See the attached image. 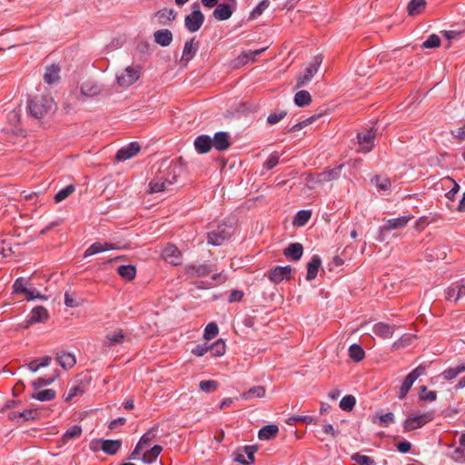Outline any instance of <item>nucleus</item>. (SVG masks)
I'll use <instances>...</instances> for the list:
<instances>
[{
	"label": "nucleus",
	"instance_id": "46",
	"mask_svg": "<svg viewBox=\"0 0 465 465\" xmlns=\"http://www.w3.org/2000/svg\"><path fill=\"white\" fill-rule=\"evenodd\" d=\"M356 404V399L352 395L344 396L340 401V408L345 411H351Z\"/></svg>",
	"mask_w": 465,
	"mask_h": 465
},
{
	"label": "nucleus",
	"instance_id": "22",
	"mask_svg": "<svg viewBox=\"0 0 465 465\" xmlns=\"http://www.w3.org/2000/svg\"><path fill=\"white\" fill-rule=\"evenodd\" d=\"M153 38L156 44L166 47L173 42V34L169 29H159L153 33Z\"/></svg>",
	"mask_w": 465,
	"mask_h": 465
},
{
	"label": "nucleus",
	"instance_id": "44",
	"mask_svg": "<svg viewBox=\"0 0 465 465\" xmlns=\"http://www.w3.org/2000/svg\"><path fill=\"white\" fill-rule=\"evenodd\" d=\"M21 417V420L28 421V420H35L40 418V410L38 409H27L19 413Z\"/></svg>",
	"mask_w": 465,
	"mask_h": 465
},
{
	"label": "nucleus",
	"instance_id": "49",
	"mask_svg": "<svg viewBox=\"0 0 465 465\" xmlns=\"http://www.w3.org/2000/svg\"><path fill=\"white\" fill-rule=\"evenodd\" d=\"M74 185L69 184L66 187L60 190L55 195H54V201L56 203L62 202L64 199H66L69 195H71L74 192Z\"/></svg>",
	"mask_w": 465,
	"mask_h": 465
},
{
	"label": "nucleus",
	"instance_id": "19",
	"mask_svg": "<svg viewBox=\"0 0 465 465\" xmlns=\"http://www.w3.org/2000/svg\"><path fill=\"white\" fill-rule=\"evenodd\" d=\"M194 148L199 153H208L213 146L212 137L207 134H202L195 138Z\"/></svg>",
	"mask_w": 465,
	"mask_h": 465
},
{
	"label": "nucleus",
	"instance_id": "28",
	"mask_svg": "<svg viewBox=\"0 0 465 465\" xmlns=\"http://www.w3.org/2000/svg\"><path fill=\"white\" fill-rule=\"evenodd\" d=\"M286 257H290L294 261L301 259L303 253V247L299 242L291 243L283 252Z\"/></svg>",
	"mask_w": 465,
	"mask_h": 465
},
{
	"label": "nucleus",
	"instance_id": "59",
	"mask_svg": "<svg viewBox=\"0 0 465 465\" xmlns=\"http://www.w3.org/2000/svg\"><path fill=\"white\" fill-rule=\"evenodd\" d=\"M444 181L445 182H451L453 183V187L446 193V197L450 201H454L455 200V195L458 193V192L460 190V185L453 179H451L450 177H446L444 179Z\"/></svg>",
	"mask_w": 465,
	"mask_h": 465
},
{
	"label": "nucleus",
	"instance_id": "24",
	"mask_svg": "<svg viewBox=\"0 0 465 465\" xmlns=\"http://www.w3.org/2000/svg\"><path fill=\"white\" fill-rule=\"evenodd\" d=\"M55 397L56 392L53 389L33 390V392L31 393V398L39 401H53Z\"/></svg>",
	"mask_w": 465,
	"mask_h": 465
},
{
	"label": "nucleus",
	"instance_id": "15",
	"mask_svg": "<svg viewBox=\"0 0 465 465\" xmlns=\"http://www.w3.org/2000/svg\"><path fill=\"white\" fill-rule=\"evenodd\" d=\"M213 270V268L208 264H200V265H194V264H189L185 267V273L188 275V277L193 278V277H204L208 275L210 272H212Z\"/></svg>",
	"mask_w": 465,
	"mask_h": 465
},
{
	"label": "nucleus",
	"instance_id": "6",
	"mask_svg": "<svg viewBox=\"0 0 465 465\" xmlns=\"http://www.w3.org/2000/svg\"><path fill=\"white\" fill-rule=\"evenodd\" d=\"M435 417L434 411H430L405 420L403 426L405 430H413L421 428Z\"/></svg>",
	"mask_w": 465,
	"mask_h": 465
},
{
	"label": "nucleus",
	"instance_id": "31",
	"mask_svg": "<svg viewBox=\"0 0 465 465\" xmlns=\"http://www.w3.org/2000/svg\"><path fill=\"white\" fill-rule=\"evenodd\" d=\"M59 73H60V68L55 64H52V65L46 67L45 73L44 74L45 82L47 83L48 84L56 83L60 78Z\"/></svg>",
	"mask_w": 465,
	"mask_h": 465
},
{
	"label": "nucleus",
	"instance_id": "47",
	"mask_svg": "<svg viewBox=\"0 0 465 465\" xmlns=\"http://www.w3.org/2000/svg\"><path fill=\"white\" fill-rule=\"evenodd\" d=\"M372 183L381 191H387L391 188V181L387 177L375 176L371 180Z\"/></svg>",
	"mask_w": 465,
	"mask_h": 465
},
{
	"label": "nucleus",
	"instance_id": "41",
	"mask_svg": "<svg viewBox=\"0 0 465 465\" xmlns=\"http://www.w3.org/2000/svg\"><path fill=\"white\" fill-rule=\"evenodd\" d=\"M415 338H416L415 335L404 334L399 340L395 341L392 343L391 347L393 350H396V351L403 349V348L409 346L411 343L412 340Z\"/></svg>",
	"mask_w": 465,
	"mask_h": 465
},
{
	"label": "nucleus",
	"instance_id": "21",
	"mask_svg": "<svg viewBox=\"0 0 465 465\" xmlns=\"http://www.w3.org/2000/svg\"><path fill=\"white\" fill-rule=\"evenodd\" d=\"M395 325H390L384 322H378L373 326L372 330L377 336L382 339H390L392 337L395 331Z\"/></svg>",
	"mask_w": 465,
	"mask_h": 465
},
{
	"label": "nucleus",
	"instance_id": "37",
	"mask_svg": "<svg viewBox=\"0 0 465 465\" xmlns=\"http://www.w3.org/2000/svg\"><path fill=\"white\" fill-rule=\"evenodd\" d=\"M117 272L119 275L126 281H132L136 275V268L134 265H121Z\"/></svg>",
	"mask_w": 465,
	"mask_h": 465
},
{
	"label": "nucleus",
	"instance_id": "34",
	"mask_svg": "<svg viewBox=\"0 0 465 465\" xmlns=\"http://www.w3.org/2000/svg\"><path fill=\"white\" fill-rule=\"evenodd\" d=\"M84 393V384L81 381L79 383L73 385L66 394L64 395V399L65 401H72L74 397L78 395H83Z\"/></svg>",
	"mask_w": 465,
	"mask_h": 465
},
{
	"label": "nucleus",
	"instance_id": "27",
	"mask_svg": "<svg viewBox=\"0 0 465 465\" xmlns=\"http://www.w3.org/2000/svg\"><path fill=\"white\" fill-rule=\"evenodd\" d=\"M279 428L275 424H269L260 429L258 438L261 440H269L276 437Z\"/></svg>",
	"mask_w": 465,
	"mask_h": 465
},
{
	"label": "nucleus",
	"instance_id": "58",
	"mask_svg": "<svg viewBox=\"0 0 465 465\" xmlns=\"http://www.w3.org/2000/svg\"><path fill=\"white\" fill-rule=\"evenodd\" d=\"M440 45V39L437 35H430L426 41L423 42V48H434Z\"/></svg>",
	"mask_w": 465,
	"mask_h": 465
},
{
	"label": "nucleus",
	"instance_id": "4",
	"mask_svg": "<svg viewBox=\"0 0 465 465\" xmlns=\"http://www.w3.org/2000/svg\"><path fill=\"white\" fill-rule=\"evenodd\" d=\"M322 62V57L321 55H316L312 58L309 65L306 67L304 73L301 74L296 83V87L301 88L302 86L307 84L315 74L318 72Z\"/></svg>",
	"mask_w": 465,
	"mask_h": 465
},
{
	"label": "nucleus",
	"instance_id": "10",
	"mask_svg": "<svg viewBox=\"0 0 465 465\" xmlns=\"http://www.w3.org/2000/svg\"><path fill=\"white\" fill-rule=\"evenodd\" d=\"M176 18L173 9L163 8L154 13L152 16V24L157 26L170 25Z\"/></svg>",
	"mask_w": 465,
	"mask_h": 465
},
{
	"label": "nucleus",
	"instance_id": "60",
	"mask_svg": "<svg viewBox=\"0 0 465 465\" xmlns=\"http://www.w3.org/2000/svg\"><path fill=\"white\" fill-rule=\"evenodd\" d=\"M15 292H22L26 293L28 288L26 287V282L24 278H17L13 285Z\"/></svg>",
	"mask_w": 465,
	"mask_h": 465
},
{
	"label": "nucleus",
	"instance_id": "38",
	"mask_svg": "<svg viewBox=\"0 0 465 465\" xmlns=\"http://www.w3.org/2000/svg\"><path fill=\"white\" fill-rule=\"evenodd\" d=\"M124 340V335L123 333V331L120 330V331H117L114 333H108L106 336H105V341H104V345L106 346H114L118 343H122Z\"/></svg>",
	"mask_w": 465,
	"mask_h": 465
},
{
	"label": "nucleus",
	"instance_id": "64",
	"mask_svg": "<svg viewBox=\"0 0 465 465\" xmlns=\"http://www.w3.org/2000/svg\"><path fill=\"white\" fill-rule=\"evenodd\" d=\"M342 168V165L338 166L337 168H334L327 173H322V175L324 176V180H331L334 178H337L340 174V172Z\"/></svg>",
	"mask_w": 465,
	"mask_h": 465
},
{
	"label": "nucleus",
	"instance_id": "18",
	"mask_svg": "<svg viewBox=\"0 0 465 465\" xmlns=\"http://www.w3.org/2000/svg\"><path fill=\"white\" fill-rule=\"evenodd\" d=\"M465 296V285L459 282L451 284L446 291V299L448 301L458 302Z\"/></svg>",
	"mask_w": 465,
	"mask_h": 465
},
{
	"label": "nucleus",
	"instance_id": "11",
	"mask_svg": "<svg viewBox=\"0 0 465 465\" xmlns=\"http://www.w3.org/2000/svg\"><path fill=\"white\" fill-rule=\"evenodd\" d=\"M162 257L167 262L176 266L181 263L182 254L175 245L169 243L163 249Z\"/></svg>",
	"mask_w": 465,
	"mask_h": 465
},
{
	"label": "nucleus",
	"instance_id": "12",
	"mask_svg": "<svg viewBox=\"0 0 465 465\" xmlns=\"http://www.w3.org/2000/svg\"><path fill=\"white\" fill-rule=\"evenodd\" d=\"M140 150V144L136 142H132L127 146L122 147L117 152L115 160L119 162L128 160L138 153Z\"/></svg>",
	"mask_w": 465,
	"mask_h": 465
},
{
	"label": "nucleus",
	"instance_id": "33",
	"mask_svg": "<svg viewBox=\"0 0 465 465\" xmlns=\"http://www.w3.org/2000/svg\"><path fill=\"white\" fill-rule=\"evenodd\" d=\"M162 447L160 445H154L150 450H146L142 457V460L144 463L150 464L156 460L157 457L162 451Z\"/></svg>",
	"mask_w": 465,
	"mask_h": 465
},
{
	"label": "nucleus",
	"instance_id": "57",
	"mask_svg": "<svg viewBox=\"0 0 465 465\" xmlns=\"http://www.w3.org/2000/svg\"><path fill=\"white\" fill-rule=\"evenodd\" d=\"M200 389L204 392H213L218 388V384L215 381H202L199 384Z\"/></svg>",
	"mask_w": 465,
	"mask_h": 465
},
{
	"label": "nucleus",
	"instance_id": "3",
	"mask_svg": "<svg viewBox=\"0 0 465 465\" xmlns=\"http://www.w3.org/2000/svg\"><path fill=\"white\" fill-rule=\"evenodd\" d=\"M232 234V227L227 224H220L217 229L208 232V243L219 246L228 240Z\"/></svg>",
	"mask_w": 465,
	"mask_h": 465
},
{
	"label": "nucleus",
	"instance_id": "32",
	"mask_svg": "<svg viewBox=\"0 0 465 465\" xmlns=\"http://www.w3.org/2000/svg\"><path fill=\"white\" fill-rule=\"evenodd\" d=\"M47 310L43 306H37L31 312L30 322H41L48 319Z\"/></svg>",
	"mask_w": 465,
	"mask_h": 465
},
{
	"label": "nucleus",
	"instance_id": "5",
	"mask_svg": "<svg viewBox=\"0 0 465 465\" xmlns=\"http://www.w3.org/2000/svg\"><path fill=\"white\" fill-rule=\"evenodd\" d=\"M139 78V66H127L123 72L116 74L117 84L121 87H128L134 84Z\"/></svg>",
	"mask_w": 465,
	"mask_h": 465
},
{
	"label": "nucleus",
	"instance_id": "9",
	"mask_svg": "<svg viewBox=\"0 0 465 465\" xmlns=\"http://www.w3.org/2000/svg\"><path fill=\"white\" fill-rule=\"evenodd\" d=\"M292 269L290 265L276 266L270 270L268 278L274 284H278L284 280H290L292 278Z\"/></svg>",
	"mask_w": 465,
	"mask_h": 465
},
{
	"label": "nucleus",
	"instance_id": "35",
	"mask_svg": "<svg viewBox=\"0 0 465 465\" xmlns=\"http://www.w3.org/2000/svg\"><path fill=\"white\" fill-rule=\"evenodd\" d=\"M312 102V96L308 91L302 90L295 94L294 103L299 107H303L310 104Z\"/></svg>",
	"mask_w": 465,
	"mask_h": 465
},
{
	"label": "nucleus",
	"instance_id": "20",
	"mask_svg": "<svg viewBox=\"0 0 465 465\" xmlns=\"http://www.w3.org/2000/svg\"><path fill=\"white\" fill-rule=\"evenodd\" d=\"M233 10L234 8L230 5H224L223 3L217 4L213 12V15L218 21H224L232 16Z\"/></svg>",
	"mask_w": 465,
	"mask_h": 465
},
{
	"label": "nucleus",
	"instance_id": "2",
	"mask_svg": "<svg viewBox=\"0 0 465 465\" xmlns=\"http://www.w3.org/2000/svg\"><path fill=\"white\" fill-rule=\"evenodd\" d=\"M54 109V102L49 95H37L29 101L28 110L32 116L40 119Z\"/></svg>",
	"mask_w": 465,
	"mask_h": 465
},
{
	"label": "nucleus",
	"instance_id": "29",
	"mask_svg": "<svg viewBox=\"0 0 465 465\" xmlns=\"http://www.w3.org/2000/svg\"><path fill=\"white\" fill-rule=\"evenodd\" d=\"M427 5L426 0H411L407 5V12L410 16H415L423 12Z\"/></svg>",
	"mask_w": 465,
	"mask_h": 465
},
{
	"label": "nucleus",
	"instance_id": "63",
	"mask_svg": "<svg viewBox=\"0 0 465 465\" xmlns=\"http://www.w3.org/2000/svg\"><path fill=\"white\" fill-rule=\"evenodd\" d=\"M279 163V156L275 153L271 154L267 161L264 163V167L267 170L274 168Z\"/></svg>",
	"mask_w": 465,
	"mask_h": 465
},
{
	"label": "nucleus",
	"instance_id": "52",
	"mask_svg": "<svg viewBox=\"0 0 465 465\" xmlns=\"http://www.w3.org/2000/svg\"><path fill=\"white\" fill-rule=\"evenodd\" d=\"M82 433V428L78 425H74L68 429L64 434V440H70L74 438H78Z\"/></svg>",
	"mask_w": 465,
	"mask_h": 465
},
{
	"label": "nucleus",
	"instance_id": "25",
	"mask_svg": "<svg viewBox=\"0 0 465 465\" xmlns=\"http://www.w3.org/2000/svg\"><path fill=\"white\" fill-rule=\"evenodd\" d=\"M322 260L320 256L313 255L312 260L307 264V275L306 279L308 281H312L316 278L317 273L319 272V268L321 267Z\"/></svg>",
	"mask_w": 465,
	"mask_h": 465
},
{
	"label": "nucleus",
	"instance_id": "14",
	"mask_svg": "<svg viewBox=\"0 0 465 465\" xmlns=\"http://www.w3.org/2000/svg\"><path fill=\"white\" fill-rule=\"evenodd\" d=\"M357 137L360 144V150L363 153H369L373 147L375 132L371 129L363 134H358Z\"/></svg>",
	"mask_w": 465,
	"mask_h": 465
},
{
	"label": "nucleus",
	"instance_id": "26",
	"mask_svg": "<svg viewBox=\"0 0 465 465\" xmlns=\"http://www.w3.org/2000/svg\"><path fill=\"white\" fill-rule=\"evenodd\" d=\"M101 449L109 455H114L120 450L122 441L120 440H102Z\"/></svg>",
	"mask_w": 465,
	"mask_h": 465
},
{
	"label": "nucleus",
	"instance_id": "13",
	"mask_svg": "<svg viewBox=\"0 0 465 465\" xmlns=\"http://www.w3.org/2000/svg\"><path fill=\"white\" fill-rule=\"evenodd\" d=\"M119 249H122V247L117 243L94 242L86 249V251L84 253V257H88L105 251Z\"/></svg>",
	"mask_w": 465,
	"mask_h": 465
},
{
	"label": "nucleus",
	"instance_id": "50",
	"mask_svg": "<svg viewBox=\"0 0 465 465\" xmlns=\"http://www.w3.org/2000/svg\"><path fill=\"white\" fill-rule=\"evenodd\" d=\"M351 460L359 465H375V460L372 458L360 453H354Z\"/></svg>",
	"mask_w": 465,
	"mask_h": 465
},
{
	"label": "nucleus",
	"instance_id": "61",
	"mask_svg": "<svg viewBox=\"0 0 465 465\" xmlns=\"http://www.w3.org/2000/svg\"><path fill=\"white\" fill-rule=\"evenodd\" d=\"M26 295V300L27 301H32V300H35V299H39V300H46L47 297L41 294L37 290L35 289H29L27 290V292L25 293Z\"/></svg>",
	"mask_w": 465,
	"mask_h": 465
},
{
	"label": "nucleus",
	"instance_id": "42",
	"mask_svg": "<svg viewBox=\"0 0 465 465\" xmlns=\"http://www.w3.org/2000/svg\"><path fill=\"white\" fill-rule=\"evenodd\" d=\"M349 356L354 361L359 362L364 358L365 352L360 345L352 344L349 348Z\"/></svg>",
	"mask_w": 465,
	"mask_h": 465
},
{
	"label": "nucleus",
	"instance_id": "56",
	"mask_svg": "<svg viewBox=\"0 0 465 465\" xmlns=\"http://www.w3.org/2000/svg\"><path fill=\"white\" fill-rule=\"evenodd\" d=\"M287 114V112L284 110L272 113L267 117V123L270 124H275L279 123L282 119H283Z\"/></svg>",
	"mask_w": 465,
	"mask_h": 465
},
{
	"label": "nucleus",
	"instance_id": "45",
	"mask_svg": "<svg viewBox=\"0 0 465 465\" xmlns=\"http://www.w3.org/2000/svg\"><path fill=\"white\" fill-rule=\"evenodd\" d=\"M156 438L155 429L153 428L150 430H148L146 433H144L140 440L138 441V447L139 448H146L149 446L150 442Z\"/></svg>",
	"mask_w": 465,
	"mask_h": 465
},
{
	"label": "nucleus",
	"instance_id": "16",
	"mask_svg": "<svg viewBox=\"0 0 465 465\" xmlns=\"http://www.w3.org/2000/svg\"><path fill=\"white\" fill-rule=\"evenodd\" d=\"M213 140V146L217 151H224L231 145L230 134L227 132H217L214 134Z\"/></svg>",
	"mask_w": 465,
	"mask_h": 465
},
{
	"label": "nucleus",
	"instance_id": "1",
	"mask_svg": "<svg viewBox=\"0 0 465 465\" xmlns=\"http://www.w3.org/2000/svg\"><path fill=\"white\" fill-rule=\"evenodd\" d=\"M177 170L178 167L172 164L167 166L165 169L161 170L160 173L150 182L149 193H154L168 191L177 180Z\"/></svg>",
	"mask_w": 465,
	"mask_h": 465
},
{
	"label": "nucleus",
	"instance_id": "40",
	"mask_svg": "<svg viewBox=\"0 0 465 465\" xmlns=\"http://www.w3.org/2000/svg\"><path fill=\"white\" fill-rule=\"evenodd\" d=\"M465 371V364L459 365L453 368H449L445 370L441 375L447 381H451L455 379L459 374Z\"/></svg>",
	"mask_w": 465,
	"mask_h": 465
},
{
	"label": "nucleus",
	"instance_id": "39",
	"mask_svg": "<svg viewBox=\"0 0 465 465\" xmlns=\"http://www.w3.org/2000/svg\"><path fill=\"white\" fill-rule=\"evenodd\" d=\"M265 395V389L263 386H254L251 388L248 391H245L242 394V398L245 400H250L253 398H262Z\"/></svg>",
	"mask_w": 465,
	"mask_h": 465
},
{
	"label": "nucleus",
	"instance_id": "55",
	"mask_svg": "<svg viewBox=\"0 0 465 465\" xmlns=\"http://www.w3.org/2000/svg\"><path fill=\"white\" fill-rule=\"evenodd\" d=\"M297 421H302L307 424L317 423V420L315 418H313L312 416L306 415V416H292L289 419L288 424L292 425Z\"/></svg>",
	"mask_w": 465,
	"mask_h": 465
},
{
	"label": "nucleus",
	"instance_id": "8",
	"mask_svg": "<svg viewBox=\"0 0 465 465\" xmlns=\"http://www.w3.org/2000/svg\"><path fill=\"white\" fill-rule=\"evenodd\" d=\"M425 372V367L422 366V365H420L418 366L416 369H414L411 372H410L407 377L404 379L401 386V389H400V393L398 395V397L400 399H403L406 394L409 392V391L411 390L412 384L414 383V381L421 375H423Z\"/></svg>",
	"mask_w": 465,
	"mask_h": 465
},
{
	"label": "nucleus",
	"instance_id": "7",
	"mask_svg": "<svg viewBox=\"0 0 465 465\" xmlns=\"http://www.w3.org/2000/svg\"><path fill=\"white\" fill-rule=\"evenodd\" d=\"M204 22V15L199 9V5H193V10L185 16L184 25L189 32H197Z\"/></svg>",
	"mask_w": 465,
	"mask_h": 465
},
{
	"label": "nucleus",
	"instance_id": "62",
	"mask_svg": "<svg viewBox=\"0 0 465 465\" xmlns=\"http://www.w3.org/2000/svg\"><path fill=\"white\" fill-rule=\"evenodd\" d=\"M380 424L383 427H387L390 423L394 420V415L392 412H387L379 417Z\"/></svg>",
	"mask_w": 465,
	"mask_h": 465
},
{
	"label": "nucleus",
	"instance_id": "51",
	"mask_svg": "<svg viewBox=\"0 0 465 465\" xmlns=\"http://www.w3.org/2000/svg\"><path fill=\"white\" fill-rule=\"evenodd\" d=\"M219 332L218 325L215 322H210L204 329L203 337L206 340H211Z\"/></svg>",
	"mask_w": 465,
	"mask_h": 465
},
{
	"label": "nucleus",
	"instance_id": "54",
	"mask_svg": "<svg viewBox=\"0 0 465 465\" xmlns=\"http://www.w3.org/2000/svg\"><path fill=\"white\" fill-rule=\"evenodd\" d=\"M54 379H55V377H52V378H43V377H40V378H37L36 380H35L32 382L33 390H37V389H41L42 390L43 387L50 385L54 381Z\"/></svg>",
	"mask_w": 465,
	"mask_h": 465
},
{
	"label": "nucleus",
	"instance_id": "48",
	"mask_svg": "<svg viewBox=\"0 0 465 465\" xmlns=\"http://www.w3.org/2000/svg\"><path fill=\"white\" fill-rule=\"evenodd\" d=\"M225 342L223 340H218L212 346H209V350L215 357H220L225 353Z\"/></svg>",
	"mask_w": 465,
	"mask_h": 465
},
{
	"label": "nucleus",
	"instance_id": "36",
	"mask_svg": "<svg viewBox=\"0 0 465 465\" xmlns=\"http://www.w3.org/2000/svg\"><path fill=\"white\" fill-rule=\"evenodd\" d=\"M57 361L64 369H70L74 366L76 360L72 353H57Z\"/></svg>",
	"mask_w": 465,
	"mask_h": 465
},
{
	"label": "nucleus",
	"instance_id": "23",
	"mask_svg": "<svg viewBox=\"0 0 465 465\" xmlns=\"http://www.w3.org/2000/svg\"><path fill=\"white\" fill-rule=\"evenodd\" d=\"M199 47V44L194 41V38L187 41L184 45L182 55V62L186 64L195 55Z\"/></svg>",
	"mask_w": 465,
	"mask_h": 465
},
{
	"label": "nucleus",
	"instance_id": "30",
	"mask_svg": "<svg viewBox=\"0 0 465 465\" xmlns=\"http://www.w3.org/2000/svg\"><path fill=\"white\" fill-rule=\"evenodd\" d=\"M81 94L84 96L94 97L100 94L99 86L92 81L84 82L80 88Z\"/></svg>",
	"mask_w": 465,
	"mask_h": 465
},
{
	"label": "nucleus",
	"instance_id": "53",
	"mask_svg": "<svg viewBox=\"0 0 465 465\" xmlns=\"http://www.w3.org/2000/svg\"><path fill=\"white\" fill-rule=\"evenodd\" d=\"M270 5V1L269 0H262L256 6L255 8L252 10V12L251 13V17L252 18H256L258 16H260L264 10H266Z\"/></svg>",
	"mask_w": 465,
	"mask_h": 465
},
{
	"label": "nucleus",
	"instance_id": "17",
	"mask_svg": "<svg viewBox=\"0 0 465 465\" xmlns=\"http://www.w3.org/2000/svg\"><path fill=\"white\" fill-rule=\"evenodd\" d=\"M411 216H401L394 219H390L386 222V224L381 227V232H389L391 230L401 229L405 227L408 222L411 219Z\"/></svg>",
	"mask_w": 465,
	"mask_h": 465
},
{
	"label": "nucleus",
	"instance_id": "43",
	"mask_svg": "<svg viewBox=\"0 0 465 465\" xmlns=\"http://www.w3.org/2000/svg\"><path fill=\"white\" fill-rule=\"evenodd\" d=\"M312 212L309 210H301L297 213L293 220V225L303 226L311 218Z\"/></svg>",
	"mask_w": 465,
	"mask_h": 465
}]
</instances>
